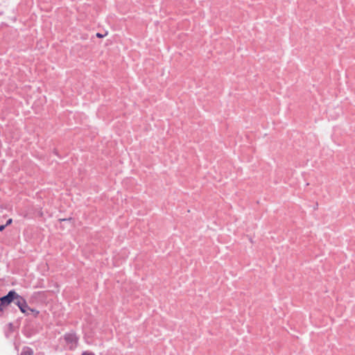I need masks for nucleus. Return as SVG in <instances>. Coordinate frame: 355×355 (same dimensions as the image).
<instances>
[{"label":"nucleus","instance_id":"5","mask_svg":"<svg viewBox=\"0 0 355 355\" xmlns=\"http://www.w3.org/2000/svg\"><path fill=\"white\" fill-rule=\"evenodd\" d=\"M82 355H95L93 352H85L82 354Z\"/></svg>","mask_w":355,"mask_h":355},{"label":"nucleus","instance_id":"8","mask_svg":"<svg viewBox=\"0 0 355 355\" xmlns=\"http://www.w3.org/2000/svg\"><path fill=\"white\" fill-rule=\"evenodd\" d=\"M4 306L5 305H1V302H0V311H3Z\"/></svg>","mask_w":355,"mask_h":355},{"label":"nucleus","instance_id":"3","mask_svg":"<svg viewBox=\"0 0 355 355\" xmlns=\"http://www.w3.org/2000/svg\"><path fill=\"white\" fill-rule=\"evenodd\" d=\"M64 340H66L67 343L70 345L69 347L71 349L76 347L78 338L76 334L73 333L67 334L64 335Z\"/></svg>","mask_w":355,"mask_h":355},{"label":"nucleus","instance_id":"7","mask_svg":"<svg viewBox=\"0 0 355 355\" xmlns=\"http://www.w3.org/2000/svg\"><path fill=\"white\" fill-rule=\"evenodd\" d=\"M6 227V225H0V232H2L5 229Z\"/></svg>","mask_w":355,"mask_h":355},{"label":"nucleus","instance_id":"6","mask_svg":"<svg viewBox=\"0 0 355 355\" xmlns=\"http://www.w3.org/2000/svg\"><path fill=\"white\" fill-rule=\"evenodd\" d=\"M12 220L11 218L8 219L7 220L6 223L5 224L6 226H8V225H10L12 223Z\"/></svg>","mask_w":355,"mask_h":355},{"label":"nucleus","instance_id":"4","mask_svg":"<svg viewBox=\"0 0 355 355\" xmlns=\"http://www.w3.org/2000/svg\"><path fill=\"white\" fill-rule=\"evenodd\" d=\"M21 355H33V350L29 347H24L22 349Z\"/></svg>","mask_w":355,"mask_h":355},{"label":"nucleus","instance_id":"9","mask_svg":"<svg viewBox=\"0 0 355 355\" xmlns=\"http://www.w3.org/2000/svg\"><path fill=\"white\" fill-rule=\"evenodd\" d=\"M96 36H97L98 37H100V38L103 37V35L102 34L98 33H96Z\"/></svg>","mask_w":355,"mask_h":355},{"label":"nucleus","instance_id":"2","mask_svg":"<svg viewBox=\"0 0 355 355\" xmlns=\"http://www.w3.org/2000/svg\"><path fill=\"white\" fill-rule=\"evenodd\" d=\"M18 294L14 291H10L8 294L5 296H3L0 298V302H1V305H8L12 302L15 303Z\"/></svg>","mask_w":355,"mask_h":355},{"label":"nucleus","instance_id":"1","mask_svg":"<svg viewBox=\"0 0 355 355\" xmlns=\"http://www.w3.org/2000/svg\"><path fill=\"white\" fill-rule=\"evenodd\" d=\"M15 304H16L20 311L26 315H29L30 312H35V315H37L39 312L35 311L31 308H30L24 297L18 295L16 300L15 301Z\"/></svg>","mask_w":355,"mask_h":355}]
</instances>
